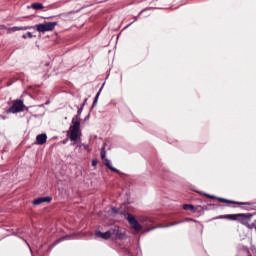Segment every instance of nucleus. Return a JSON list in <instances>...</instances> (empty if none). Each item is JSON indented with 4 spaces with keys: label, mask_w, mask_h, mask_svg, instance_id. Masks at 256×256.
Returning a JSON list of instances; mask_svg holds the SVG:
<instances>
[{
    "label": "nucleus",
    "mask_w": 256,
    "mask_h": 256,
    "mask_svg": "<svg viewBox=\"0 0 256 256\" xmlns=\"http://www.w3.org/2000/svg\"><path fill=\"white\" fill-rule=\"evenodd\" d=\"M219 219H230V221H239L242 225H246L249 229H253V226L249 225L251 221V216L247 214H228L224 216H220Z\"/></svg>",
    "instance_id": "obj_1"
},
{
    "label": "nucleus",
    "mask_w": 256,
    "mask_h": 256,
    "mask_svg": "<svg viewBox=\"0 0 256 256\" xmlns=\"http://www.w3.org/2000/svg\"><path fill=\"white\" fill-rule=\"evenodd\" d=\"M81 120L79 116H76L72 120V126H70V130L68 131L69 137L72 141H77V139L81 138Z\"/></svg>",
    "instance_id": "obj_2"
},
{
    "label": "nucleus",
    "mask_w": 256,
    "mask_h": 256,
    "mask_svg": "<svg viewBox=\"0 0 256 256\" xmlns=\"http://www.w3.org/2000/svg\"><path fill=\"white\" fill-rule=\"evenodd\" d=\"M57 27V22H44L41 24H37L34 26V29L39 33H47L49 31H53Z\"/></svg>",
    "instance_id": "obj_3"
},
{
    "label": "nucleus",
    "mask_w": 256,
    "mask_h": 256,
    "mask_svg": "<svg viewBox=\"0 0 256 256\" xmlns=\"http://www.w3.org/2000/svg\"><path fill=\"white\" fill-rule=\"evenodd\" d=\"M112 235L119 237V227H114V229H111L105 233L99 231L96 232V237H101V239H110Z\"/></svg>",
    "instance_id": "obj_4"
},
{
    "label": "nucleus",
    "mask_w": 256,
    "mask_h": 256,
    "mask_svg": "<svg viewBox=\"0 0 256 256\" xmlns=\"http://www.w3.org/2000/svg\"><path fill=\"white\" fill-rule=\"evenodd\" d=\"M23 107H25L23 105V102L21 100H18L14 102L10 109L7 110V113H20V111H23Z\"/></svg>",
    "instance_id": "obj_5"
},
{
    "label": "nucleus",
    "mask_w": 256,
    "mask_h": 256,
    "mask_svg": "<svg viewBox=\"0 0 256 256\" xmlns=\"http://www.w3.org/2000/svg\"><path fill=\"white\" fill-rule=\"evenodd\" d=\"M101 159H102L104 165H106V167H108V169H110V171H114L115 173H119V170H117L116 168H114V167L111 165V161L106 158L105 150H102V151H101Z\"/></svg>",
    "instance_id": "obj_6"
},
{
    "label": "nucleus",
    "mask_w": 256,
    "mask_h": 256,
    "mask_svg": "<svg viewBox=\"0 0 256 256\" xmlns=\"http://www.w3.org/2000/svg\"><path fill=\"white\" fill-rule=\"evenodd\" d=\"M128 222L131 225V227L135 229V231H141V225L139 222H137L133 215H128Z\"/></svg>",
    "instance_id": "obj_7"
},
{
    "label": "nucleus",
    "mask_w": 256,
    "mask_h": 256,
    "mask_svg": "<svg viewBox=\"0 0 256 256\" xmlns=\"http://www.w3.org/2000/svg\"><path fill=\"white\" fill-rule=\"evenodd\" d=\"M41 203H51V197H40L33 201V205H41Z\"/></svg>",
    "instance_id": "obj_8"
},
{
    "label": "nucleus",
    "mask_w": 256,
    "mask_h": 256,
    "mask_svg": "<svg viewBox=\"0 0 256 256\" xmlns=\"http://www.w3.org/2000/svg\"><path fill=\"white\" fill-rule=\"evenodd\" d=\"M47 143V134H39L36 137V144L37 145H45Z\"/></svg>",
    "instance_id": "obj_9"
},
{
    "label": "nucleus",
    "mask_w": 256,
    "mask_h": 256,
    "mask_svg": "<svg viewBox=\"0 0 256 256\" xmlns=\"http://www.w3.org/2000/svg\"><path fill=\"white\" fill-rule=\"evenodd\" d=\"M27 29H31V27L29 26H21V27H17L14 26L12 28H9V33H15L16 31H27Z\"/></svg>",
    "instance_id": "obj_10"
},
{
    "label": "nucleus",
    "mask_w": 256,
    "mask_h": 256,
    "mask_svg": "<svg viewBox=\"0 0 256 256\" xmlns=\"http://www.w3.org/2000/svg\"><path fill=\"white\" fill-rule=\"evenodd\" d=\"M45 7L41 3H34L31 5V9H34L35 11H41V9H44Z\"/></svg>",
    "instance_id": "obj_11"
},
{
    "label": "nucleus",
    "mask_w": 256,
    "mask_h": 256,
    "mask_svg": "<svg viewBox=\"0 0 256 256\" xmlns=\"http://www.w3.org/2000/svg\"><path fill=\"white\" fill-rule=\"evenodd\" d=\"M183 209H185V211H193V209H195V207L193 205H189V204H185L183 205Z\"/></svg>",
    "instance_id": "obj_12"
},
{
    "label": "nucleus",
    "mask_w": 256,
    "mask_h": 256,
    "mask_svg": "<svg viewBox=\"0 0 256 256\" xmlns=\"http://www.w3.org/2000/svg\"><path fill=\"white\" fill-rule=\"evenodd\" d=\"M27 38L33 39V34L31 32H28V33L24 34L23 39H27Z\"/></svg>",
    "instance_id": "obj_13"
},
{
    "label": "nucleus",
    "mask_w": 256,
    "mask_h": 256,
    "mask_svg": "<svg viewBox=\"0 0 256 256\" xmlns=\"http://www.w3.org/2000/svg\"><path fill=\"white\" fill-rule=\"evenodd\" d=\"M99 162L97 161V159H93L92 160V167H97V164H98Z\"/></svg>",
    "instance_id": "obj_14"
},
{
    "label": "nucleus",
    "mask_w": 256,
    "mask_h": 256,
    "mask_svg": "<svg viewBox=\"0 0 256 256\" xmlns=\"http://www.w3.org/2000/svg\"><path fill=\"white\" fill-rule=\"evenodd\" d=\"M102 89L103 88H101L100 91L97 93L94 103H97V99H99V95H100Z\"/></svg>",
    "instance_id": "obj_15"
},
{
    "label": "nucleus",
    "mask_w": 256,
    "mask_h": 256,
    "mask_svg": "<svg viewBox=\"0 0 256 256\" xmlns=\"http://www.w3.org/2000/svg\"><path fill=\"white\" fill-rule=\"evenodd\" d=\"M206 197H209V199H215V196H211L209 194H206Z\"/></svg>",
    "instance_id": "obj_16"
},
{
    "label": "nucleus",
    "mask_w": 256,
    "mask_h": 256,
    "mask_svg": "<svg viewBox=\"0 0 256 256\" xmlns=\"http://www.w3.org/2000/svg\"><path fill=\"white\" fill-rule=\"evenodd\" d=\"M84 149H86V151H89V146L88 145H83Z\"/></svg>",
    "instance_id": "obj_17"
},
{
    "label": "nucleus",
    "mask_w": 256,
    "mask_h": 256,
    "mask_svg": "<svg viewBox=\"0 0 256 256\" xmlns=\"http://www.w3.org/2000/svg\"><path fill=\"white\" fill-rule=\"evenodd\" d=\"M222 203H227V200L223 199V198H220L219 199Z\"/></svg>",
    "instance_id": "obj_18"
}]
</instances>
